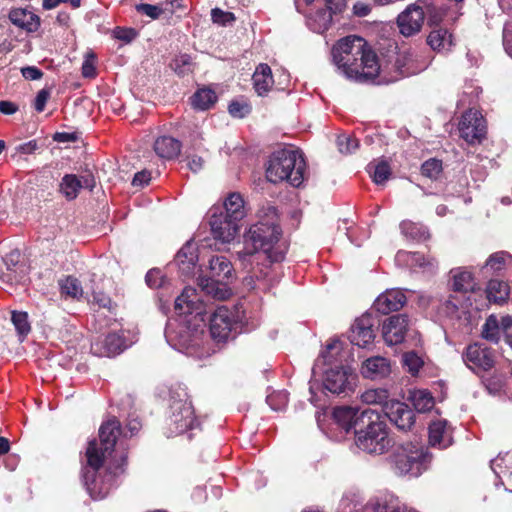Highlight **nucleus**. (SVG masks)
I'll return each mask as SVG.
<instances>
[{
	"label": "nucleus",
	"instance_id": "obj_53",
	"mask_svg": "<svg viewBox=\"0 0 512 512\" xmlns=\"http://www.w3.org/2000/svg\"><path fill=\"white\" fill-rule=\"evenodd\" d=\"M136 10L150 17L151 19H158L163 13V9L159 5L145 3L136 5Z\"/></svg>",
	"mask_w": 512,
	"mask_h": 512
},
{
	"label": "nucleus",
	"instance_id": "obj_45",
	"mask_svg": "<svg viewBox=\"0 0 512 512\" xmlns=\"http://www.w3.org/2000/svg\"><path fill=\"white\" fill-rule=\"evenodd\" d=\"M400 228L403 234L413 239L420 240L426 239L428 237V232L424 226L411 221H403L400 225Z\"/></svg>",
	"mask_w": 512,
	"mask_h": 512
},
{
	"label": "nucleus",
	"instance_id": "obj_8",
	"mask_svg": "<svg viewBox=\"0 0 512 512\" xmlns=\"http://www.w3.org/2000/svg\"><path fill=\"white\" fill-rule=\"evenodd\" d=\"M391 440L388 437L386 424L378 418L371 421L365 430L356 433V445L369 454L380 455L388 450Z\"/></svg>",
	"mask_w": 512,
	"mask_h": 512
},
{
	"label": "nucleus",
	"instance_id": "obj_51",
	"mask_svg": "<svg viewBox=\"0 0 512 512\" xmlns=\"http://www.w3.org/2000/svg\"><path fill=\"white\" fill-rule=\"evenodd\" d=\"M250 106L245 102L232 101L228 106V111L235 118H243L250 113Z\"/></svg>",
	"mask_w": 512,
	"mask_h": 512
},
{
	"label": "nucleus",
	"instance_id": "obj_10",
	"mask_svg": "<svg viewBox=\"0 0 512 512\" xmlns=\"http://www.w3.org/2000/svg\"><path fill=\"white\" fill-rule=\"evenodd\" d=\"M326 9L318 10L308 20L311 30L317 33H323L329 29L332 24L333 16L339 15L346 9V0H324Z\"/></svg>",
	"mask_w": 512,
	"mask_h": 512
},
{
	"label": "nucleus",
	"instance_id": "obj_6",
	"mask_svg": "<svg viewBox=\"0 0 512 512\" xmlns=\"http://www.w3.org/2000/svg\"><path fill=\"white\" fill-rule=\"evenodd\" d=\"M199 425L200 422L188 394L185 391L173 392L166 419L168 436L181 435Z\"/></svg>",
	"mask_w": 512,
	"mask_h": 512
},
{
	"label": "nucleus",
	"instance_id": "obj_61",
	"mask_svg": "<svg viewBox=\"0 0 512 512\" xmlns=\"http://www.w3.org/2000/svg\"><path fill=\"white\" fill-rule=\"evenodd\" d=\"M204 161L201 157L193 155L188 157L187 166L193 172H198L203 168Z\"/></svg>",
	"mask_w": 512,
	"mask_h": 512
},
{
	"label": "nucleus",
	"instance_id": "obj_14",
	"mask_svg": "<svg viewBox=\"0 0 512 512\" xmlns=\"http://www.w3.org/2000/svg\"><path fill=\"white\" fill-rule=\"evenodd\" d=\"M465 364L474 371H487L494 366V354L486 346L469 345L463 355Z\"/></svg>",
	"mask_w": 512,
	"mask_h": 512
},
{
	"label": "nucleus",
	"instance_id": "obj_4",
	"mask_svg": "<svg viewBox=\"0 0 512 512\" xmlns=\"http://www.w3.org/2000/svg\"><path fill=\"white\" fill-rule=\"evenodd\" d=\"M120 432V422L116 418L108 419L99 429L100 443L92 440L88 444L86 458L91 470H86L83 477L88 493L95 500L104 498L110 491L111 484L96 474L107 455L113 451Z\"/></svg>",
	"mask_w": 512,
	"mask_h": 512
},
{
	"label": "nucleus",
	"instance_id": "obj_20",
	"mask_svg": "<svg viewBox=\"0 0 512 512\" xmlns=\"http://www.w3.org/2000/svg\"><path fill=\"white\" fill-rule=\"evenodd\" d=\"M125 348L123 337L117 333L108 334L103 340L96 341L91 346L93 353L101 357H113Z\"/></svg>",
	"mask_w": 512,
	"mask_h": 512
},
{
	"label": "nucleus",
	"instance_id": "obj_25",
	"mask_svg": "<svg viewBox=\"0 0 512 512\" xmlns=\"http://www.w3.org/2000/svg\"><path fill=\"white\" fill-rule=\"evenodd\" d=\"M343 343L339 340H332L327 345L325 350L322 352L321 357L317 359L313 373L316 374V370L320 367V363L328 365L329 367H336L343 364L344 358Z\"/></svg>",
	"mask_w": 512,
	"mask_h": 512
},
{
	"label": "nucleus",
	"instance_id": "obj_56",
	"mask_svg": "<svg viewBox=\"0 0 512 512\" xmlns=\"http://www.w3.org/2000/svg\"><path fill=\"white\" fill-rule=\"evenodd\" d=\"M505 379L502 375H493L485 380V386L489 393L496 394L504 386Z\"/></svg>",
	"mask_w": 512,
	"mask_h": 512
},
{
	"label": "nucleus",
	"instance_id": "obj_38",
	"mask_svg": "<svg viewBox=\"0 0 512 512\" xmlns=\"http://www.w3.org/2000/svg\"><path fill=\"white\" fill-rule=\"evenodd\" d=\"M217 96L215 92L211 89H199L192 96V106L198 110H208L210 109L216 102Z\"/></svg>",
	"mask_w": 512,
	"mask_h": 512
},
{
	"label": "nucleus",
	"instance_id": "obj_36",
	"mask_svg": "<svg viewBox=\"0 0 512 512\" xmlns=\"http://www.w3.org/2000/svg\"><path fill=\"white\" fill-rule=\"evenodd\" d=\"M427 42L435 51H448L452 46V35L447 29H435L428 35Z\"/></svg>",
	"mask_w": 512,
	"mask_h": 512
},
{
	"label": "nucleus",
	"instance_id": "obj_2",
	"mask_svg": "<svg viewBox=\"0 0 512 512\" xmlns=\"http://www.w3.org/2000/svg\"><path fill=\"white\" fill-rule=\"evenodd\" d=\"M331 55L337 70L348 79L365 81L379 74L378 57L362 37L341 38L332 47Z\"/></svg>",
	"mask_w": 512,
	"mask_h": 512
},
{
	"label": "nucleus",
	"instance_id": "obj_60",
	"mask_svg": "<svg viewBox=\"0 0 512 512\" xmlns=\"http://www.w3.org/2000/svg\"><path fill=\"white\" fill-rule=\"evenodd\" d=\"M151 180V174L149 171L143 170L137 172L132 180V185L135 187H143L147 185Z\"/></svg>",
	"mask_w": 512,
	"mask_h": 512
},
{
	"label": "nucleus",
	"instance_id": "obj_64",
	"mask_svg": "<svg viewBox=\"0 0 512 512\" xmlns=\"http://www.w3.org/2000/svg\"><path fill=\"white\" fill-rule=\"evenodd\" d=\"M504 462L505 458L503 457H497L491 461V468L498 477H501V475L505 476L507 474V471L502 469V464Z\"/></svg>",
	"mask_w": 512,
	"mask_h": 512
},
{
	"label": "nucleus",
	"instance_id": "obj_46",
	"mask_svg": "<svg viewBox=\"0 0 512 512\" xmlns=\"http://www.w3.org/2000/svg\"><path fill=\"white\" fill-rule=\"evenodd\" d=\"M171 67L178 75L184 76L193 71L194 64L189 55L182 54L175 57V59L171 63Z\"/></svg>",
	"mask_w": 512,
	"mask_h": 512
},
{
	"label": "nucleus",
	"instance_id": "obj_40",
	"mask_svg": "<svg viewBox=\"0 0 512 512\" xmlns=\"http://www.w3.org/2000/svg\"><path fill=\"white\" fill-rule=\"evenodd\" d=\"M59 287L61 293L68 297L79 299L83 295V288L79 280L73 276H66L63 279H60Z\"/></svg>",
	"mask_w": 512,
	"mask_h": 512
},
{
	"label": "nucleus",
	"instance_id": "obj_50",
	"mask_svg": "<svg viewBox=\"0 0 512 512\" xmlns=\"http://www.w3.org/2000/svg\"><path fill=\"white\" fill-rule=\"evenodd\" d=\"M146 283L151 288H160L165 283V277L160 269L154 268L147 272Z\"/></svg>",
	"mask_w": 512,
	"mask_h": 512
},
{
	"label": "nucleus",
	"instance_id": "obj_59",
	"mask_svg": "<svg viewBox=\"0 0 512 512\" xmlns=\"http://www.w3.org/2000/svg\"><path fill=\"white\" fill-rule=\"evenodd\" d=\"M21 74L27 80H39L43 76L42 71L35 66L21 68Z\"/></svg>",
	"mask_w": 512,
	"mask_h": 512
},
{
	"label": "nucleus",
	"instance_id": "obj_34",
	"mask_svg": "<svg viewBox=\"0 0 512 512\" xmlns=\"http://www.w3.org/2000/svg\"><path fill=\"white\" fill-rule=\"evenodd\" d=\"M197 260L195 244L192 242H187L178 251L175 258L177 265L185 273H189L195 267Z\"/></svg>",
	"mask_w": 512,
	"mask_h": 512
},
{
	"label": "nucleus",
	"instance_id": "obj_11",
	"mask_svg": "<svg viewBox=\"0 0 512 512\" xmlns=\"http://www.w3.org/2000/svg\"><path fill=\"white\" fill-rule=\"evenodd\" d=\"M220 208H212L210 216L211 231L215 239L229 243L239 232V223L224 216Z\"/></svg>",
	"mask_w": 512,
	"mask_h": 512
},
{
	"label": "nucleus",
	"instance_id": "obj_7",
	"mask_svg": "<svg viewBox=\"0 0 512 512\" xmlns=\"http://www.w3.org/2000/svg\"><path fill=\"white\" fill-rule=\"evenodd\" d=\"M391 461L396 474L418 476L425 469L427 453L418 442H409L395 448Z\"/></svg>",
	"mask_w": 512,
	"mask_h": 512
},
{
	"label": "nucleus",
	"instance_id": "obj_17",
	"mask_svg": "<svg viewBox=\"0 0 512 512\" xmlns=\"http://www.w3.org/2000/svg\"><path fill=\"white\" fill-rule=\"evenodd\" d=\"M233 326L231 312L224 306L218 307L210 318V334L217 342L228 339Z\"/></svg>",
	"mask_w": 512,
	"mask_h": 512
},
{
	"label": "nucleus",
	"instance_id": "obj_23",
	"mask_svg": "<svg viewBox=\"0 0 512 512\" xmlns=\"http://www.w3.org/2000/svg\"><path fill=\"white\" fill-rule=\"evenodd\" d=\"M395 260L398 265L407 266L411 269L420 268L424 272H433L437 268V262L433 258H426L420 253L398 251Z\"/></svg>",
	"mask_w": 512,
	"mask_h": 512
},
{
	"label": "nucleus",
	"instance_id": "obj_30",
	"mask_svg": "<svg viewBox=\"0 0 512 512\" xmlns=\"http://www.w3.org/2000/svg\"><path fill=\"white\" fill-rule=\"evenodd\" d=\"M274 81L271 68L267 64H259L253 74V84L259 96L265 95L272 87Z\"/></svg>",
	"mask_w": 512,
	"mask_h": 512
},
{
	"label": "nucleus",
	"instance_id": "obj_52",
	"mask_svg": "<svg viewBox=\"0 0 512 512\" xmlns=\"http://www.w3.org/2000/svg\"><path fill=\"white\" fill-rule=\"evenodd\" d=\"M403 361L405 366H407L409 372L412 374L418 373L419 369L423 364L421 358L414 352L406 353L403 356Z\"/></svg>",
	"mask_w": 512,
	"mask_h": 512
},
{
	"label": "nucleus",
	"instance_id": "obj_29",
	"mask_svg": "<svg viewBox=\"0 0 512 512\" xmlns=\"http://www.w3.org/2000/svg\"><path fill=\"white\" fill-rule=\"evenodd\" d=\"M374 512H416L409 509L398 497L386 495L373 500L370 503Z\"/></svg>",
	"mask_w": 512,
	"mask_h": 512
},
{
	"label": "nucleus",
	"instance_id": "obj_43",
	"mask_svg": "<svg viewBox=\"0 0 512 512\" xmlns=\"http://www.w3.org/2000/svg\"><path fill=\"white\" fill-rule=\"evenodd\" d=\"M368 171L372 173L373 181L376 184L384 183L391 174L390 167L386 161H380L376 164L370 163Z\"/></svg>",
	"mask_w": 512,
	"mask_h": 512
},
{
	"label": "nucleus",
	"instance_id": "obj_42",
	"mask_svg": "<svg viewBox=\"0 0 512 512\" xmlns=\"http://www.w3.org/2000/svg\"><path fill=\"white\" fill-rule=\"evenodd\" d=\"M411 400L415 409L419 412L429 411L434 405L432 395L426 390H418L413 392Z\"/></svg>",
	"mask_w": 512,
	"mask_h": 512
},
{
	"label": "nucleus",
	"instance_id": "obj_33",
	"mask_svg": "<svg viewBox=\"0 0 512 512\" xmlns=\"http://www.w3.org/2000/svg\"><path fill=\"white\" fill-rule=\"evenodd\" d=\"M358 413L357 408L341 406L334 409L333 418L343 430L349 432L359 420Z\"/></svg>",
	"mask_w": 512,
	"mask_h": 512
},
{
	"label": "nucleus",
	"instance_id": "obj_48",
	"mask_svg": "<svg viewBox=\"0 0 512 512\" xmlns=\"http://www.w3.org/2000/svg\"><path fill=\"white\" fill-rule=\"evenodd\" d=\"M337 146L342 154H350L358 148V141L350 136L341 135L337 138Z\"/></svg>",
	"mask_w": 512,
	"mask_h": 512
},
{
	"label": "nucleus",
	"instance_id": "obj_18",
	"mask_svg": "<svg viewBox=\"0 0 512 512\" xmlns=\"http://www.w3.org/2000/svg\"><path fill=\"white\" fill-rule=\"evenodd\" d=\"M95 187V179L91 174L78 177L75 174H66L60 181L59 191L68 200L77 198L82 188L92 190Z\"/></svg>",
	"mask_w": 512,
	"mask_h": 512
},
{
	"label": "nucleus",
	"instance_id": "obj_44",
	"mask_svg": "<svg viewBox=\"0 0 512 512\" xmlns=\"http://www.w3.org/2000/svg\"><path fill=\"white\" fill-rule=\"evenodd\" d=\"M482 336L483 338L497 342L500 337V324L495 315H490L482 328Z\"/></svg>",
	"mask_w": 512,
	"mask_h": 512
},
{
	"label": "nucleus",
	"instance_id": "obj_55",
	"mask_svg": "<svg viewBox=\"0 0 512 512\" xmlns=\"http://www.w3.org/2000/svg\"><path fill=\"white\" fill-rule=\"evenodd\" d=\"M113 35L118 40H121V41H123L125 43H130L131 41H133L137 37L138 33L133 28L117 27L113 31Z\"/></svg>",
	"mask_w": 512,
	"mask_h": 512
},
{
	"label": "nucleus",
	"instance_id": "obj_41",
	"mask_svg": "<svg viewBox=\"0 0 512 512\" xmlns=\"http://www.w3.org/2000/svg\"><path fill=\"white\" fill-rule=\"evenodd\" d=\"M11 321L21 338V340L28 335L31 331V325L28 320V314L23 311H12L11 312Z\"/></svg>",
	"mask_w": 512,
	"mask_h": 512
},
{
	"label": "nucleus",
	"instance_id": "obj_28",
	"mask_svg": "<svg viewBox=\"0 0 512 512\" xmlns=\"http://www.w3.org/2000/svg\"><path fill=\"white\" fill-rule=\"evenodd\" d=\"M452 283L451 287L453 291L467 293L473 292L476 289L475 279L470 271L462 268L451 270Z\"/></svg>",
	"mask_w": 512,
	"mask_h": 512
},
{
	"label": "nucleus",
	"instance_id": "obj_62",
	"mask_svg": "<svg viewBox=\"0 0 512 512\" xmlns=\"http://www.w3.org/2000/svg\"><path fill=\"white\" fill-rule=\"evenodd\" d=\"M371 12L369 4L364 2H357L353 6V13L358 17H365Z\"/></svg>",
	"mask_w": 512,
	"mask_h": 512
},
{
	"label": "nucleus",
	"instance_id": "obj_26",
	"mask_svg": "<svg viewBox=\"0 0 512 512\" xmlns=\"http://www.w3.org/2000/svg\"><path fill=\"white\" fill-rule=\"evenodd\" d=\"M452 442V431L446 420H436L429 425V443L432 446L446 448Z\"/></svg>",
	"mask_w": 512,
	"mask_h": 512
},
{
	"label": "nucleus",
	"instance_id": "obj_39",
	"mask_svg": "<svg viewBox=\"0 0 512 512\" xmlns=\"http://www.w3.org/2000/svg\"><path fill=\"white\" fill-rule=\"evenodd\" d=\"M512 267V255L505 251L493 253L486 260L484 268L493 272H499L506 268Z\"/></svg>",
	"mask_w": 512,
	"mask_h": 512
},
{
	"label": "nucleus",
	"instance_id": "obj_9",
	"mask_svg": "<svg viewBox=\"0 0 512 512\" xmlns=\"http://www.w3.org/2000/svg\"><path fill=\"white\" fill-rule=\"evenodd\" d=\"M459 131L469 144L480 143L487 133L486 120L478 110L469 109L462 115Z\"/></svg>",
	"mask_w": 512,
	"mask_h": 512
},
{
	"label": "nucleus",
	"instance_id": "obj_54",
	"mask_svg": "<svg viewBox=\"0 0 512 512\" xmlns=\"http://www.w3.org/2000/svg\"><path fill=\"white\" fill-rule=\"evenodd\" d=\"M211 18L214 23L225 25L235 20L234 14L231 12H225L219 8H214L211 11Z\"/></svg>",
	"mask_w": 512,
	"mask_h": 512
},
{
	"label": "nucleus",
	"instance_id": "obj_5",
	"mask_svg": "<svg viewBox=\"0 0 512 512\" xmlns=\"http://www.w3.org/2000/svg\"><path fill=\"white\" fill-rule=\"evenodd\" d=\"M306 163L302 153L295 149H280L270 156L266 177L272 183L289 182L298 187L304 180Z\"/></svg>",
	"mask_w": 512,
	"mask_h": 512
},
{
	"label": "nucleus",
	"instance_id": "obj_1",
	"mask_svg": "<svg viewBox=\"0 0 512 512\" xmlns=\"http://www.w3.org/2000/svg\"><path fill=\"white\" fill-rule=\"evenodd\" d=\"M282 230L274 207H269L264 217L253 224L243 237V248L237 251L238 259L246 267L258 254L270 263L284 259L286 247L280 242Z\"/></svg>",
	"mask_w": 512,
	"mask_h": 512
},
{
	"label": "nucleus",
	"instance_id": "obj_19",
	"mask_svg": "<svg viewBox=\"0 0 512 512\" xmlns=\"http://www.w3.org/2000/svg\"><path fill=\"white\" fill-rule=\"evenodd\" d=\"M406 296L399 289L386 290L380 294L374 302V308L386 315L401 309L406 303Z\"/></svg>",
	"mask_w": 512,
	"mask_h": 512
},
{
	"label": "nucleus",
	"instance_id": "obj_15",
	"mask_svg": "<svg viewBox=\"0 0 512 512\" xmlns=\"http://www.w3.org/2000/svg\"><path fill=\"white\" fill-rule=\"evenodd\" d=\"M424 18L425 14L422 7L417 4L409 5L397 17L400 33L406 37L418 33L422 28Z\"/></svg>",
	"mask_w": 512,
	"mask_h": 512
},
{
	"label": "nucleus",
	"instance_id": "obj_16",
	"mask_svg": "<svg viewBox=\"0 0 512 512\" xmlns=\"http://www.w3.org/2000/svg\"><path fill=\"white\" fill-rule=\"evenodd\" d=\"M384 414L400 430L407 431L414 424L415 414L413 410L398 400H390V403L385 406Z\"/></svg>",
	"mask_w": 512,
	"mask_h": 512
},
{
	"label": "nucleus",
	"instance_id": "obj_57",
	"mask_svg": "<svg viewBox=\"0 0 512 512\" xmlns=\"http://www.w3.org/2000/svg\"><path fill=\"white\" fill-rule=\"evenodd\" d=\"M82 75L86 78H92L96 75L95 56L88 53L82 64Z\"/></svg>",
	"mask_w": 512,
	"mask_h": 512
},
{
	"label": "nucleus",
	"instance_id": "obj_58",
	"mask_svg": "<svg viewBox=\"0 0 512 512\" xmlns=\"http://www.w3.org/2000/svg\"><path fill=\"white\" fill-rule=\"evenodd\" d=\"M50 98V92L47 89H41L35 98L34 107L37 112H42L45 108L46 102Z\"/></svg>",
	"mask_w": 512,
	"mask_h": 512
},
{
	"label": "nucleus",
	"instance_id": "obj_27",
	"mask_svg": "<svg viewBox=\"0 0 512 512\" xmlns=\"http://www.w3.org/2000/svg\"><path fill=\"white\" fill-rule=\"evenodd\" d=\"M154 151L163 159H173L180 154L181 142L170 136H161L154 142Z\"/></svg>",
	"mask_w": 512,
	"mask_h": 512
},
{
	"label": "nucleus",
	"instance_id": "obj_31",
	"mask_svg": "<svg viewBox=\"0 0 512 512\" xmlns=\"http://www.w3.org/2000/svg\"><path fill=\"white\" fill-rule=\"evenodd\" d=\"M9 18L13 24L28 31H35L40 25L39 17L27 9H13L9 13Z\"/></svg>",
	"mask_w": 512,
	"mask_h": 512
},
{
	"label": "nucleus",
	"instance_id": "obj_3",
	"mask_svg": "<svg viewBox=\"0 0 512 512\" xmlns=\"http://www.w3.org/2000/svg\"><path fill=\"white\" fill-rule=\"evenodd\" d=\"M175 311L179 315L193 316L195 323L194 327L191 328L189 324L192 319L185 320L184 323H180L177 327H173L169 324L165 331L167 340L178 349H183L189 352L199 347L201 344L203 330L199 329L200 323H204V304L200 299L196 289L192 287H186L175 299Z\"/></svg>",
	"mask_w": 512,
	"mask_h": 512
},
{
	"label": "nucleus",
	"instance_id": "obj_49",
	"mask_svg": "<svg viewBox=\"0 0 512 512\" xmlns=\"http://www.w3.org/2000/svg\"><path fill=\"white\" fill-rule=\"evenodd\" d=\"M266 400L273 410H281L288 402V394L284 391L274 392Z\"/></svg>",
	"mask_w": 512,
	"mask_h": 512
},
{
	"label": "nucleus",
	"instance_id": "obj_47",
	"mask_svg": "<svg viewBox=\"0 0 512 512\" xmlns=\"http://www.w3.org/2000/svg\"><path fill=\"white\" fill-rule=\"evenodd\" d=\"M422 174L430 179H437L442 172V162L437 159H429L422 164Z\"/></svg>",
	"mask_w": 512,
	"mask_h": 512
},
{
	"label": "nucleus",
	"instance_id": "obj_13",
	"mask_svg": "<svg viewBox=\"0 0 512 512\" xmlns=\"http://www.w3.org/2000/svg\"><path fill=\"white\" fill-rule=\"evenodd\" d=\"M410 326V320L405 314H397L386 319L382 326V335L389 346L400 344Z\"/></svg>",
	"mask_w": 512,
	"mask_h": 512
},
{
	"label": "nucleus",
	"instance_id": "obj_63",
	"mask_svg": "<svg viewBox=\"0 0 512 512\" xmlns=\"http://www.w3.org/2000/svg\"><path fill=\"white\" fill-rule=\"evenodd\" d=\"M93 302L98 304L99 307L107 308L108 310L113 308L111 299L104 294H94Z\"/></svg>",
	"mask_w": 512,
	"mask_h": 512
},
{
	"label": "nucleus",
	"instance_id": "obj_35",
	"mask_svg": "<svg viewBox=\"0 0 512 512\" xmlns=\"http://www.w3.org/2000/svg\"><path fill=\"white\" fill-rule=\"evenodd\" d=\"M486 295L490 302L503 304L510 296V287L504 281L492 279L487 284Z\"/></svg>",
	"mask_w": 512,
	"mask_h": 512
},
{
	"label": "nucleus",
	"instance_id": "obj_24",
	"mask_svg": "<svg viewBox=\"0 0 512 512\" xmlns=\"http://www.w3.org/2000/svg\"><path fill=\"white\" fill-rule=\"evenodd\" d=\"M374 337L371 320L367 316L355 321L349 336L351 343L359 347H366L373 341Z\"/></svg>",
	"mask_w": 512,
	"mask_h": 512
},
{
	"label": "nucleus",
	"instance_id": "obj_22",
	"mask_svg": "<svg viewBox=\"0 0 512 512\" xmlns=\"http://www.w3.org/2000/svg\"><path fill=\"white\" fill-rule=\"evenodd\" d=\"M210 280L226 285L234 278L231 262L224 256H213L209 261Z\"/></svg>",
	"mask_w": 512,
	"mask_h": 512
},
{
	"label": "nucleus",
	"instance_id": "obj_21",
	"mask_svg": "<svg viewBox=\"0 0 512 512\" xmlns=\"http://www.w3.org/2000/svg\"><path fill=\"white\" fill-rule=\"evenodd\" d=\"M360 371L364 378L382 379L391 373V364L385 357L373 356L363 361Z\"/></svg>",
	"mask_w": 512,
	"mask_h": 512
},
{
	"label": "nucleus",
	"instance_id": "obj_32",
	"mask_svg": "<svg viewBox=\"0 0 512 512\" xmlns=\"http://www.w3.org/2000/svg\"><path fill=\"white\" fill-rule=\"evenodd\" d=\"M224 216L240 222L246 216L244 200L238 193H231L224 202Z\"/></svg>",
	"mask_w": 512,
	"mask_h": 512
},
{
	"label": "nucleus",
	"instance_id": "obj_12",
	"mask_svg": "<svg viewBox=\"0 0 512 512\" xmlns=\"http://www.w3.org/2000/svg\"><path fill=\"white\" fill-rule=\"evenodd\" d=\"M352 370L346 365L329 367L324 372L323 384L325 389L334 394H340L351 389Z\"/></svg>",
	"mask_w": 512,
	"mask_h": 512
},
{
	"label": "nucleus",
	"instance_id": "obj_37",
	"mask_svg": "<svg viewBox=\"0 0 512 512\" xmlns=\"http://www.w3.org/2000/svg\"><path fill=\"white\" fill-rule=\"evenodd\" d=\"M362 402L368 405H379L385 411L386 404L390 403L389 393L386 389H368L361 395Z\"/></svg>",
	"mask_w": 512,
	"mask_h": 512
}]
</instances>
